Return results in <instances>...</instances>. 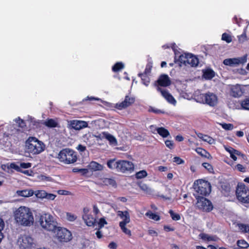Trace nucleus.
<instances>
[{"instance_id": "nucleus-1", "label": "nucleus", "mask_w": 249, "mask_h": 249, "mask_svg": "<svg viewBox=\"0 0 249 249\" xmlns=\"http://www.w3.org/2000/svg\"><path fill=\"white\" fill-rule=\"evenodd\" d=\"M15 218L17 223L25 226L32 225L34 221L32 212L29 208L21 206L15 213Z\"/></svg>"}, {"instance_id": "nucleus-2", "label": "nucleus", "mask_w": 249, "mask_h": 249, "mask_svg": "<svg viewBox=\"0 0 249 249\" xmlns=\"http://www.w3.org/2000/svg\"><path fill=\"white\" fill-rule=\"evenodd\" d=\"M107 166L111 170H116L123 173H131L134 169V165L131 161L126 160H116L115 159L108 160Z\"/></svg>"}, {"instance_id": "nucleus-3", "label": "nucleus", "mask_w": 249, "mask_h": 249, "mask_svg": "<svg viewBox=\"0 0 249 249\" xmlns=\"http://www.w3.org/2000/svg\"><path fill=\"white\" fill-rule=\"evenodd\" d=\"M194 99L198 103L206 104L212 107L216 106L218 102L216 95L210 91L201 93L199 91H196L194 94Z\"/></svg>"}, {"instance_id": "nucleus-4", "label": "nucleus", "mask_w": 249, "mask_h": 249, "mask_svg": "<svg viewBox=\"0 0 249 249\" xmlns=\"http://www.w3.org/2000/svg\"><path fill=\"white\" fill-rule=\"evenodd\" d=\"M193 188L195 191L194 196L196 198L208 196L211 192L210 183L203 179L195 181L194 183Z\"/></svg>"}, {"instance_id": "nucleus-5", "label": "nucleus", "mask_w": 249, "mask_h": 249, "mask_svg": "<svg viewBox=\"0 0 249 249\" xmlns=\"http://www.w3.org/2000/svg\"><path fill=\"white\" fill-rule=\"evenodd\" d=\"M57 158L61 162L66 164L74 163L77 160V153L71 149L64 148L58 153Z\"/></svg>"}, {"instance_id": "nucleus-6", "label": "nucleus", "mask_w": 249, "mask_h": 249, "mask_svg": "<svg viewBox=\"0 0 249 249\" xmlns=\"http://www.w3.org/2000/svg\"><path fill=\"white\" fill-rule=\"evenodd\" d=\"M11 133H6L2 130H0V143L6 142L8 141L10 143L12 142H17L22 139L23 133L18 129H13Z\"/></svg>"}, {"instance_id": "nucleus-7", "label": "nucleus", "mask_w": 249, "mask_h": 249, "mask_svg": "<svg viewBox=\"0 0 249 249\" xmlns=\"http://www.w3.org/2000/svg\"><path fill=\"white\" fill-rule=\"evenodd\" d=\"M26 146L28 152L33 154H38L44 151L45 145L34 137H29L26 141Z\"/></svg>"}, {"instance_id": "nucleus-8", "label": "nucleus", "mask_w": 249, "mask_h": 249, "mask_svg": "<svg viewBox=\"0 0 249 249\" xmlns=\"http://www.w3.org/2000/svg\"><path fill=\"white\" fill-rule=\"evenodd\" d=\"M39 222L40 225L43 229L48 231L55 232V230L57 228V222L52 215L45 213L41 216Z\"/></svg>"}, {"instance_id": "nucleus-9", "label": "nucleus", "mask_w": 249, "mask_h": 249, "mask_svg": "<svg viewBox=\"0 0 249 249\" xmlns=\"http://www.w3.org/2000/svg\"><path fill=\"white\" fill-rule=\"evenodd\" d=\"M236 195L238 200L242 203H249V189L244 184H238Z\"/></svg>"}, {"instance_id": "nucleus-10", "label": "nucleus", "mask_w": 249, "mask_h": 249, "mask_svg": "<svg viewBox=\"0 0 249 249\" xmlns=\"http://www.w3.org/2000/svg\"><path fill=\"white\" fill-rule=\"evenodd\" d=\"M197 202L196 204V207L206 212H209L213 209V205L210 200L203 196L196 198Z\"/></svg>"}, {"instance_id": "nucleus-11", "label": "nucleus", "mask_w": 249, "mask_h": 249, "mask_svg": "<svg viewBox=\"0 0 249 249\" xmlns=\"http://www.w3.org/2000/svg\"><path fill=\"white\" fill-rule=\"evenodd\" d=\"M55 233L56 237L60 242H67L72 238L71 231L64 228L57 227Z\"/></svg>"}, {"instance_id": "nucleus-12", "label": "nucleus", "mask_w": 249, "mask_h": 249, "mask_svg": "<svg viewBox=\"0 0 249 249\" xmlns=\"http://www.w3.org/2000/svg\"><path fill=\"white\" fill-rule=\"evenodd\" d=\"M175 53L174 62L176 64H178L179 67L183 65H187V53H184V54H180L179 52H177L175 48L176 44L173 43L171 46Z\"/></svg>"}, {"instance_id": "nucleus-13", "label": "nucleus", "mask_w": 249, "mask_h": 249, "mask_svg": "<svg viewBox=\"0 0 249 249\" xmlns=\"http://www.w3.org/2000/svg\"><path fill=\"white\" fill-rule=\"evenodd\" d=\"M247 54H245L241 57L227 58L223 61V64L231 67L237 66L240 64H244L247 61Z\"/></svg>"}, {"instance_id": "nucleus-14", "label": "nucleus", "mask_w": 249, "mask_h": 249, "mask_svg": "<svg viewBox=\"0 0 249 249\" xmlns=\"http://www.w3.org/2000/svg\"><path fill=\"white\" fill-rule=\"evenodd\" d=\"M171 85V79L169 76L166 74H160L157 80L154 83V86L156 87L157 89L158 87H167Z\"/></svg>"}, {"instance_id": "nucleus-15", "label": "nucleus", "mask_w": 249, "mask_h": 249, "mask_svg": "<svg viewBox=\"0 0 249 249\" xmlns=\"http://www.w3.org/2000/svg\"><path fill=\"white\" fill-rule=\"evenodd\" d=\"M245 89L240 85L236 84L230 87L229 94L230 96L234 98H239L243 94Z\"/></svg>"}, {"instance_id": "nucleus-16", "label": "nucleus", "mask_w": 249, "mask_h": 249, "mask_svg": "<svg viewBox=\"0 0 249 249\" xmlns=\"http://www.w3.org/2000/svg\"><path fill=\"white\" fill-rule=\"evenodd\" d=\"M135 101L134 97L126 95L124 100L121 103H117L115 107L119 109L122 110L131 106Z\"/></svg>"}, {"instance_id": "nucleus-17", "label": "nucleus", "mask_w": 249, "mask_h": 249, "mask_svg": "<svg viewBox=\"0 0 249 249\" xmlns=\"http://www.w3.org/2000/svg\"><path fill=\"white\" fill-rule=\"evenodd\" d=\"M34 239L31 236L23 235L18 238V242L20 243V246L23 249L30 248L33 244Z\"/></svg>"}, {"instance_id": "nucleus-18", "label": "nucleus", "mask_w": 249, "mask_h": 249, "mask_svg": "<svg viewBox=\"0 0 249 249\" xmlns=\"http://www.w3.org/2000/svg\"><path fill=\"white\" fill-rule=\"evenodd\" d=\"M157 91L160 92L162 96L170 104L175 105L177 102L174 97L169 92L167 89L158 87Z\"/></svg>"}, {"instance_id": "nucleus-19", "label": "nucleus", "mask_w": 249, "mask_h": 249, "mask_svg": "<svg viewBox=\"0 0 249 249\" xmlns=\"http://www.w3.org/2000/svg\"><path fill=\"white\" fill-rule=\"evenodd\" d=\"M71 128L75 130H79L83 128L87 127L88 124L87 122L80 120H72L70 124Z\"/></svg>"}, {"instance_id": "nucleus-20", "label": "nucleus", "mask_w": 249, "mask_h": 249, "mask_svg": "<svg viewBox=\"0 0 249 249\" xmlns=\"http://www.w3.org/2000/svg\"><path fill=\"white\" fill-rule=\"evenodd\" d=\"M82 218L86 224L89 227L94 226L96 223V219L91 214L83 215Z\"/></svg>"}, {"instance_id": "nucleus-21", "label": "nucleus", "mask_w": 249, "mask_h": 249, "mask_svg": "<svg viewBox=\"0 0 249 249\" xmlns=\"http://www.w3.org/2000/svg\"><path fill=\"white\" fill-rule=\"evenodd\" d=\"M199 63V59L197 56L192 53H188V64L192 67H196Z\"/></svg>"}, {"instance_id": "nucleus-22", "label": "nucleus", "mask_w": 249, "mask_h": 249, "mask_svg": "<svg viewBox=\"0 0 249 249\" xmlns=\"http://www.w3.org/2000/svg\"><path fill=\"white\" fill-rule=\"evenodd\" d=\"M203 77L206 80H211L215 76V72L211 69L202 70Z\"/></svg>"}, {"instance_id": "nucleus-23", "label": "nucleus", "mask_w": 249, "mask_h": 249, "mask_svg": "<svg viewBox=\"0 0 249 249\" xmlns=\"http://www.w3.org/2000/svg\"><path fill=\"white\" fill-rule=\"evenodd\" d=\"M150 128H155L157 133L163 138H166L170 135L169 131L163 127L156 128L153 125H151Z\"/></svg>"}, {"instance_id": "nucleus-24", "label": "nucleus", "mask_w": 249, "mask_h": 249, "mask_svg": "<svg viewBox=\"0 0 249 249\" xmlns=\"http://www.w3.org/2000/svg\"><path fill=\"white\" fill-rule=\"evenodd\" d=\"M118 215L123 220L121 222H130V215L128 211H119L118 212Z\"/></svg>"}, {"instance_id": "nucleus-25", "label": "nucleus", "mask_w": 249, "mask_h": 249, "mask_svg": "<svg viewBox=\"0 0 249 249\" xmlns=\"http://www.w3.org/2000/svg\"><path fill=\"white\" fill-rule=\"evenodd\" d=\"M130 222H120L119 226L122 230V231L127 235L129 237L131 236V231L130 230L128 229L126 227V225L127 224L129 223Z\"/></svg>"}, {"instance_id": "nucleus-26", "label": "nucleus", "mask_w": 249, "mask_h": 249, "mask_svg": "<svg viewBox=\"0 0 249 249\" xmlns=\"http://www.w3.org/2000/svg\"><path fill=\"white\" fill-rule=\"evenodd\" d=\"M18 196L23 197H29L33 196L34 192L32 190H24L17 191Z\"/></svg>"}, {"instance_id": "nucleus-27", "label": "nucleus", "mask_w": 249, "mask_h": 249, "mask_svg": "<svg viewBox=\"0 0 249 249\" xmlns=\"http://www.w3.org/2000/svg\"><path fill=\"white\" fill-rule=\"evenodd\" d=\"M44 124L49 128L57 127L58 123L53 119H48L44 123Z\"/></svg>"}, {"instance_id": "nucleus-28", "label": "nucleus", "mask_w": 249, "mask_h": 249, "mask_svg": "<svg viewBox=\"0 0 249 249\" xmlns=\"http://www.w3.org/2000/svg\"><path fill=\"white\" fill-rule=\"evenodd\" d=\"M89 167L90 169L94 171L101 170L103 168V166L96 161H91Z\"/></svg>"}, {"instance_id": "nucleus-29", "label": "nucleus", "mask_w": 249, "mask_h": 249, "mask_svg": "<svg viewBox=\"0 0 249 249\" xmlns=\"http://www.w3.org/2000/svg\"><path fill=\"white\" fill-rule=\"evenodd\" d=\"M199 237L204 241H215L216 237L211 236L205 233H201L199 235Z\"/></svg>"}, {"instance_id": "nucleus-30", "label": "nucleus", "mask_w": 249, "mask_h": 249, "mask_svg": "<svg viewBox=\"0 0 249 249\" xmlns=\"http://www.w3.org/2000/svg\"><path fill=\"white\" fill-rule=\"evenodd\" d=\"M138 75L139 77H141L143 84L146 86H147L149 85L150 80L148 75L142 74V73H139Z\"/></svg>"}, {"instance_id": "nucleus-31", "label": "nucleus", "mask_w": 249, "mask_h": 249, "mask_svg": "<svg viewBox=\"0 0 249 249\" xmlns=\"http://www.w3.org/2000/svg\"><path fill=\"white\" fill-rule=\"evenodd\" d=\"M196 152L202 157H204L207 158H212L211 155L205 149L198 147L196 149Z\"/></svg>"}, {"instance_id": "nucleus-32", "label": "nucleus", "mask_w": 249, "mask_h": 249, "mask_svg": "<svg viewBox=\"0 0 249 249\" xmlns=\"http://www.w3.org/2000/svg\"><path fill=\"white\" fill-rule=\"evenodd\" d=\"M145 215L148 216L149 218L154 220L155 221H159L160 220V217L158 214L153 213L151 211L147 212Z\"/></svg>"}, {"instance_id": "nucleus-33", "label": "nucleus", "mask_w": 249, "mask_h": 249, "mask_svg": "<svg viewBox=\"0 0 249 249\" xmlns=\"http://www.w3.org/2000/svg\"><path fill=\"white\" fill-rule=\"evenodd\" d=\"M240 105L242 109L249 110V97L241 101Z\"/></svg>"}, {"instance_id": "nucleus-34", "label": "nucleus", "mask_w": 249, "mask_h": 249, "mask_svg": "<svg viewBox=\"0 0 249 249\" xmlns=\"http://www.w3.org/2000/svg\"><path fill=\"white\" fill-rule=\"evenodd\" d=\"M124 68V65L122 62H119L115 63L112 68V70L114 72H117Z\"/></svg>"}, {"instance_id": "nucleus-35", "label": "nucleus", "mask_w": 249, "mask_h": 249, "mask_svg": "<svg viewBox=\"0 0 249 249\" xmlns=\"http://www.w3.org/2000/svg\"><path fill=\"white\" fill-rule=\"evenodd\" d=\"M147 176V173L146 170H142L137 172L135 175V178L137 179H142Z\"/></svg>"}, {"instance_id": "nucleus-36", "label": "nucleus", "mask_w": 249, "mask_h": 249, "mask_svg": "<svg viewBox=\"0 0 249 249\" xmlns=\"http://www.w3.org/2000/svg\"><path fill=\"white\" fill-rule=\"evenodd\" d=\"M239 229L243 232L249 233V225L239 223L237 224Z\"/></svg>"}, {"instance_id": "nucleus-37", "label": "nucleus", "mask_w": 249, "mask_h": 249, "mask_svg": "<svg viewBox=\"0 0 249 249\" xmlns=\"http://www.w3.org/2000/svg\"><path fill=\"white\" fill-rule=\"evenodd\" d=\"M103 135L110 143H114L116 142V139L112 135L106 132H103Z\"/></svg>"}, {"instance_id": "nucleus-38", "label": "nucleus", "mask_w": 249, "mask_h": 249, "mask_svg": "<svg viewBox=\"0 0 249 249\" xmlns=\"http://www.w3.org/2000/svg\"><path fill=\"white\" fill-rule=\"evenodd\" d=\"M237 245L238 247L243 249H247L249 246V244L244 240H238L237 242Z\"/></svg>"}, {"instance_id": "nucleus-39", "label": "nucleus", "mask_w": 249, "mask_h": 249, "mask_svg": "<svg viewBox=\"0 0 249 249\" xmlns=\"http://www.w3.org/2000/svg\"><path fill=\"white\" fill-rule=\"evenodd\" d=\"M16 123L18 124L19 127L25 128L26 127V123L24 120L21 119L19 117L15 120Z\"/></svg>"}, {"instance_id": "nucleus-40", "label": "nucleus", "mask_w": 249, "mask_h": 249, "mask_svg": "<svg viewBox=\"0 0 249 249\" xmlns=\"http://www.w3.org/2000/svg\"><path fill=\"white\" fill-rule=\"evenodd\" d=\"M169 213L173 220L177 221L180 219V215L178 213H175L173 210H169Z\"/></svg>"}, {"instance_id": "nucleus-41", "label": "nucleus", "mask_w": 249, "mask_h": 249, "mask_svg": "<svg viewBox=\"0 0 249 249\" xmlns=\"http://www.w3.org/2000/svg\"><path fill=\"white\" fill-rule=\"evenodd\" d=\"M104 182L107 185H111L112 186H116V181L112 178H106Z\"/></svg>"}, {"instance_id": "nucleus-42", "label": "nucleus", "mask_w": 249, "mask_h": 249, "mask_svg": "<svg viewBox=\"0 0 249 249\" xmlns=\"http://www.w3.org/2000/svg\"><path fill=\"white\" fill-rule=\"evenodd\" d=\"M77 216L71 213H66V218L67 219L71 222H73L77 219Z\"/></svg>"}, {"instance_id": "nucleus-43", "label": "nucleus", "mask_w": 249, "mask_h": 249, "mask_svg": "<svg viewBox=\"0 0 249 249\" xmlns=\"http://www.w3.org/2000/svg\"><path fill=\"white\" fill-rule=\"evenodd\" d=\"M36 196L37 198H45L46 196V192L44 190H38L36 193Z\"/></svg>"}, {"instance_id": "nucleus-44", "label": "nucleus", "mask_w": 249, "mask_h": 249, "mask_svg": "<svg viewBox=\"0 0 249 249\" xmlns=\"http://www.w3.org/2000/svg\"><path fill=\"white\" fill-rule=\"evenodd\" d=\"M203 141L208 142L210 144H213L215 143V140L212 138V137L205 135L204 136L203 139L202 140Z\"/></svg>"}, {"instance_id": "nucleus-45", "label": "nucleus", "mask_w": 249, "mask_h": 249, "mask_svg": "<svg viewBox=\"0 0 249 249\" xmlns=\"http://www.w3.org/2000/svg\"><path fill=\"white\" fill-rule=\"evenodd\" d=\"M222 127L226 130H231L233 129L234 126L231 124L223 123L221 124Z\"/></svg>"}, {"instance_id": "nucleus-46", "label": "nucleus", "mask_w": 249, "mask_h": 249, "mask_svg": "<svg viewBox=\"0 0 249 249\" xmlns=\"http://www.w3.org/2000/svg\"><path fill=\"white\" fill-rule=\"evenodd\" d=\"M222 40L227 43H230L232 41L231 36L227 33H224L222 35Z\"/></svg>"}, {"instance_id": "nucleus-47", "label": "nucleus", "mask_w": 249, "mask_h": 249, "mask_svg": "<svg viewBox=\"0 0 249 249\" xmlns=\"http://www.w3.org/2000/svg\"><path fill=\"white\" fill-rule=\"evenodd\" d=\"M8 168L15 169V170L18 172H20V171H21V169L20 168V166H19L15 162L10 163V165L8 166Z\"/></svg>"}, {"instance_id": "nucleus-48", "label": "nucleus", "mask_w": 249, "mask_h": 249, "mask_svg": "<svg viewBox=\"0 0 249 249\" xmlns=\"http://www.w3.org/2000/svg\"><path fill=\"white\" fill-rule=\"evenodd\" d=\"M138 186L140 189L145 192H148L149 190V187L144 183L142 182L138 183Z\"/></svg>"}, {"instance_id": "nucleus-49", "label": "nucleus", "mask_w": 249, "mask_h": 249, "mask_svg": "<svg viewBox=\"0 0 249 249\" xmlns=\"http://www.w3.org/2000/svg\"><path fill=\"white\" fill-rule=\"evenodd\" d=\"M149 111L153 112L155 114H163L164 113V111H163L161 110H160V109H159L157 108H154L152 107H150L149 108Z\"/></svg>"}, {"instance_id": "nucleus-50", "label": "nucleus", "mask_w": 249, "mask_h": 249, "mask_svg": "<svg viewBox=\"0 0 249 249\" xmlns=\"http://www.w3.org/2000/svg\"><path fill=\"white\" fill-rule=\"evenodd\" d=\"M98 224L99 229H101L105 225L107 224V222L104 218H101Z\"/></svg>"}, {"instance_id": "nucleus-51", "label": "nucleus", "mask_w": 249, "mask_h": 249, "mask_svg": "<svg viewBox=\"0 0 249 249\" xmlns=\"http://www.w3.org/2000/svg\"><path fill=\"white\" fill-rule=\"evenodd\" d=\"M166 146L170 149H172L174 147V144L173 141L170 140H166L165 142Z\"/></svg>"}, {"instance_id": "nucleus-52", "label": "nucleus", "mask_w": 249, "mask_h": 249, "mask_svg": "<svg viewBox=\"0 0 249 249\" xmlns=\"http://www.w3.org/2000/svg\"><path fill=\"white\" fill-rule=\"evenodd\" d=\"M32 166V163L30 162H21L20 163V168H24V169H27L30 168Z\"/></svg>"}, {"instance_id": "nucleus-53", "label": "nucleus", "mask_w": 249, "mask_h": 249, "mask_svg": "<svg viewBox=\"0 0 249 249\" xmlns=\"http://www.w3.org/2000/svg\"><path fill=\"white\" fill-rule=\"evenodd\" d=\"M202 165L205 169L208 170V171H209L210 172H212V171L213 170L212 166L208 163H203L202 164Z\"/></svg>"}, {"instance_id": "nucleus-54", "label": "nucleus", "mask_w": 249, "mask_h": 249, "mask_svg": "<svg viewBox=\"0 0 249 249\" xmlns=\"http://www.w3.org/2000/svg\"><path fill=\"white\" fill-rule=\"evenodd\" d=\"M222 189L228 193L230 192L231 187L229 184H223L221 185Z\"/></svg>"}, {"instance_id": "nucleus-55", "label": "nucleus", "mask_w": 249, "mask_h": 249, "mask_svg": "<svg viewBox=\"0 0 249 249\" xmlns=\"http://www.w3.org/2000/svg\"><path fill=\"white\" fill-rule=\"evenodd\" d=\"M173 161L178 164L183 163L184 161L178 157H175L173 158Z\"/></svg>"}, {"instance_id": "nucleus-56", "label": "nucleus", "mask_w": 249, "mask_h": 249, "mask_svg": "<svg viewBox=\"0 0 249 249\" xmlns=\"http://www.w3.org/2000/svg\"><path fill=\"white\" fill-rule=\"evenodd\" d=\"M163 230L166 232L172 231L175 230V228L169 225H164L163 227Z\"/></svg>"}, {"instance_id": "nucleus-57", "label": "nucleus", "mask_w": 249, "mask_h": 249, "mask_svg": "<svg viewBox=\"0 0 249 249\" xmlns=\"http://www.w3.org/2000/svg\"><path fill=\"white\" fill-rule=\"evenodd\" d=\"M56 196L53 194H49L46 192V196L45 197V198L48 199V200H54Z\"/></svg>"}, {"instance_id": "nucleus-58", "label": "nucleus", "mask_w": 249, "mask_h": 249, "mask_svg": "<svg viewBox=\"0 0 249 249\" xmlns=\"http://www.w3.org/2000/svg\"><path fill=\"white\" fill-rule=\"evenodd\" d=\"M232 151H233V154H235V155L240 156L242 157V158L244 159L246 158V156L242 154L240 151L235 150V149H231Z\"/></svg>"}, {"instance_id": "nucleus-59", "label": "nucleus", "mask_w": 249, "mask_h": 249, "mask_svg": "<svg viewBox=\"0 0 249 249\" xmlns=\"http://www.w3.org/2000/svg\"><path fill=\"white\" fill-rule=\"evenodd\" d=\"M76 149L80 152H84L86 150V147L81 144H79Z\"/></svg>"}, {"instance_id": "nucleus-60", "label": "nucleus", "mask_w": 249, "mask_h": 249, "mask_svg": "<svg viewBox=\"0 0 249 249\" xmlns=\"http://www.w3.org/2000/svg\"><path fill=\"white\" fill-rule=\"evenodd\" d=\"M246 39V36L245 34H243L238 36V40L240 43H243Z\"/></svg>"}, {"instance_id": "nucleus-61", "label": "nucleus", "mask_w": 249, "mask_h": 249, "mask_svg": "<svg viewBox=\"0 0 249 249\" xmlns=\"http://www.w3.org/2000/svg\"><path fill=\"white\" fill-rule=\"evenodd\" d=\"M236 167L237 169V170L240 172H244L245 171V167L241 164H237Z\"/></svg>"}, {"instance_id": "nucleus-62", "label": "nucleus", "mask_w": 249, "mask_h": 249, "mask_svg": "<svg viewBox=\"0 0 249 249\" xmlns=\"http://www.w3.org/2000/svg\"><path fill=\"white\" fill-rule=\"evenodd\" d=\"M108 247L110 249H116L117 247V245L116 243L114 242H111L109 244Z\"/></svg>"}, {"instance_id": "nucleus-63", "label": "nucleus", "mask_w": 249, "mask_h": 249, "mask_svg": "<svg viewBox=\"0 0 249 249\" xmlns=\"http://www.w3.org/2000/svg\"><path fill=\"white\" fill-rule=\"evenodd\" d=\"M20 173H22L27 176H32L33 171L32 170H23L21 169V171H20Z\"/></svg>"}, {"instance_id": "nucleus-64", "label": "nucleus", "mask_w": 249, "mask_h": 249, "mask_svg": "<svg viewBox=\"0 0 249 249\" xmlns=\"http://www.w3.org/2000/svg\"><path fill=\"white\" fill-rule=\"evenodd\" d=\"M148 232V234L150 235H155L156 236H158L157 232L154 230H149Z\"/></svg>"}]
</instances>
